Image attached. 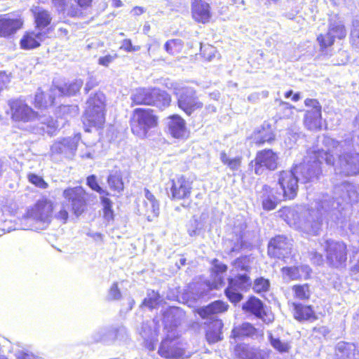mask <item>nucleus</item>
Here are the masks:
<instances>
[{
    "mask_svg": "<svg viewBox=\"0 0 359 359\" xmlns=\"http://www.w3.org/2000/svg\"><path fill=\"white\" fill-rule=\"evenodd\" d=\"M278 156L271 149H264L257 152L256 158L250 163V167L254 168L255 173L262 175L266 169L274 170L277 168Z\"/></svg>",
    "mask_w": 359,
    "mask_h": 359,
    "instance_id": "obj_12",
    "label": "nucleus"
},
{
    "mask_svg": "<svg viewBox=\"0 0 359 359\" xmlns=\"http://www.w3.org/2000/svg\"><path fill=\"white\" fill-rule=\"evenodd\" d=\"M292 243L283 236L272 238L268 245V254L270 257L285 259L291 253Z\"/></svg>",
    "mask_w": 359,
    "mask_h": 359,
    "instance_id": "obj_19",
    "label": "nucleus"
},
{
    "mask_svg": "<svg viewBox=\"0 0 359 359\" xmlns=\"http://www.w3.org/2000/svg\"><path fill=\"white\" fill-rule=\"evenodd\" d=\"M40 90V89H39ZM57 96L56 93L51 92V88L50 89V93L48 95V99H44L43 93L41 91H38L35 95L34 103L35 107L39 108H46L49 106H52L54 104V100Z\"/></svg>",
    "mask_w": 359,
    "mask_h": 359,
    "instance_id": "obj_37",
    "label": "nucleus"
},
{
    "mask_svg": "<svg viewBox=\"0 0 359 359\" xmlns=\"http://www.w3.org/2000/svg\"><path fill=\"white\" fill-rule=\"evenodd\" d=\"M87 184L94 191L101 195V196L109 195L106 190H104L97 183L96 176L94 175L87 177Z\"/></svg>",
    "mask_w": 359,
    "mask_h": 359,
    "instance_id": "obj_48",
    "label": "nucleus"
},
{
    "mask_svg": "<svg viewBox=\"0 0 359 359\" xmlns=\"http://www.w3.org/2000/svg\"><path fill=\"white\" fill-rule=\"evenodd\" d=\"M334 35L329 34L327 32L325 34H320L318 36L317 41L320 46L321 50L331 46L334 42Z\"/></svg>",
    "mask_w": 359,
    "mask_h": 359,
    "instance_id": "obj_50",
    "label": "nucleus"
},
{
    "mask_svg": "<svg viewBox=\"0 0 359 359\" xmlns=\"http://www.w3.org/2000/svg\"><path fill=\"white\" fill-rule=\"evenodd\" d=\"M99 336H95V339L97 341L107 342L109 339H117L120 341L126 340L128 338V332L125 327H119L117 329H102L98 332Z\"/></svg>",
    "mask_w": 359,
    "mask_h": 359,
    "instance_id": "obj_25",
    "label": "nucleus"
},
{
    "mask_svg": "<svg viewBox=\"0 0 359 359\" xmlns=\"http://www.w3.org/2000/svg\"><path fill=\"white\" fill-rule=\"evenodd\" d=\"M201 226L197 219L191 222L190 226L188 229V233L190 236H198L201 233Z\"/></svg>",
    "mask_w": 359,
    "mask_h": 359,
    "instance_id": "obj_55",
    "label": "nucleus"
},
{
    "mask_svg": "<svg viewBox=\"0 0 359 359\" xmlns=\"http://www.w3.org/2000/svg\"><path fill=\"white\" fill-rule=\"evenodd\" d=\"M270 282L262 277L257 278L254 282L253 290L257 293H261L269 290Z\"/></svg>",
    "mask_w": 359,
    "mask_h": 359,
    "instance_id": "obj_46",
    "label": "nucleus"
},
{
    "mask_svg": "<svg viewBox=\"0 0 359 359\" xmlns=\"http://www.w3.org/2000/svg\"><path fill=\"white\" fill-rule=\"evenodd\" d=\"M53 210V203L43 198L39 200L33 207L27 212L24 220L29 223L28 229L36 230L43 229L46 224H48Z\"/></svg>",
    "mask_w": 359,
    "mask_h": 359,
    "instance_id": "obj_6",
    "label": "nucleus"
},
{
    "mask_svg": "<svg viewBox=\"0 0 359 359\" xmlns=\"http://www.w3.org/2000/svg\"><path fill=\"white\" fill-rule=\"evenodd\" d=\"M144 198L142 204L138 205L140 215H144L147 220L151 222L159 214V203L155 196L147 189H144Z\"/></svg>",
    "mask_w": 359,
    "mask_h": 359,
    "instance_id": "obj_21",
    "label": "nucleus"
},
{
    "mask_svg": "<svg viewBox=\"0 0 359 359\" xmlns=\"http://www.w3.org/2000/svg\"><path fill=\"white\" fill-rule=\"evenodd\" d=\"M155 95H152V102L150 105L163 109L170 105L171 97L168 93L158 88H154Z\"/></svg>",
    "mask_w": 359,
    "mask_h": 359,
    "instance_id": "obj_32",
    "label": "nucleus"
},
{
    "mask_svg": "<svg viewBox=\"0 0 359 359\" xmlns=\"http://www.w3.org/2000/svg\"><path fill=\"white\" fill-rule=\"evenodd\" d=\"M183 46V43L180 39H171L165 42L164 48L165 51L170 55L179 53Z\"/></svg>",
    "mask_w": 359,
    "mask_h": 359,
    "instance_id": "obj_43",
    "label": "nucleus"
},
{
    "mask_svg": "<svg viewBox=\"0 0 359 359\" xmlns=\"http://www.w3.org/2000/svg\"><path fill=\"white\" fill-rule=\"evenodd\" d=\"M273 130L269 124L264 125L255 135V140L256 144L261 145L265 142H271L274 140Z\"/></svg>",
    "mask_w": 359,
    "mask_h": 359,
    "instance_id": "obj_34",
    "label": "nucleus"
},
{
    "mask_svg": "<svg viewBox=\"0 0 359 359\" xmlns=\"http://www.w3.org/2000/svg\"><path fill=\"white\" fill-rule=\"evenodd\" d=\"M178 106L187 115H191L195 110L202 108L203 103L198 100L194 88H185L179 96Z\"/></svg>",
    "mask_w": 359,
    "mask_h": 359,
    "instance_id": "obj_20",
    "label": "nucleus"
},
{
    "mask_svg": "<svg viewBox=\"0 0 359 359\" xmlns=\"http://www.w3.org/2000/svg\"><path fill=\"white\" fill-rule=\"evenodd\" d=\"M231 248L225 249V251L228 254H231L235 252H238L243 246V234L240 232L239 235H236V241L232 245L231 243L229 242Z\"/></svg>",
    "mask_w": 359,
    "mask_h": 359,
    "instance_id": "obj_52",
    "label": "nucleus"
},
{
    "mask_svg": "<svg viewBox=\"0 0 359 359\" xmlns=\"http://www.w3.org/2000/svg\"><path fill=\"white\" fill-rule=\"evenodd\" d=\"M325 252L327 263L329 266L339 269L346 266L347 260V246L342 241L327 239L321 243Z\"/></svg>",
    "mask_w": 359,
    "mask_h": 359,
    "instance_id": "obj_9",
    "label": "nucleus"
},
{
    "mask_svg": "<svg viewBox=\"0 0 359 359\" xmlns=\"http://www.w3.org/2000/svg\"><path fill=\"white\" fill-rule=\"evenodd\" d=\"M157 120L158 118L152 109H134L130 123L133 133L140 137H145L149 130L156 126Z\"/></svg>",
    "mask_w": 359,
    "mask_h": 359,
    "instance_id": "obj_8",
    "label": "nucleus"
},
{
    "mask_svg": "<svg viewBox=\"0 0 359 359\" xmlns=\"http://www.w3.org/2000/svg\"><path fill=\"white\" fill-rule=\"evenodd\" d=\"M107 182L110 189L114 191L120 193L123 190L122 176L119 171L111 172L107 177Z\"/></svg>",
    "mask_w": 359,
    "mask_h": 359,
    "instance_id": "obj_35",
    "label": "nucleus"
},
{
    "mask_svg": "<svg viewBox=\"0 0 359 359\" xmlns=\"http://www.w3.org/2000/svg\"><path fill=\"white\" fill-rule=\"evenodd\" d=\"M329 34L334 35V39H341L346 35V31L344 25L341 22H331L329 29Z\"/></svg>",
    "mask_w": 359,
    "mask_h": 359,
    "instance_id": "obj_39",
    "label": "nucleus"
},
{
    "mask_svg": "<svg viewBox=\"0 0 359 359\" xmlns=\"http://www.w3.org/2000/svg\"><path fill=\"white\" fill-rule=\"evenodd\" d=\"M201 55L208 61H212L219 55L216 48L209 44L201 46Z\"/></svg>",
    "mask_w": 359,
    "mask_h": 359,
    "instance_id": "obj_44",
    "label": "nucleus"
},
{
    "mask_svg": "<svg viewBox=\"0 0 359 359\" xmlns=\"http://www.w3.org/2000/svg\"><path fill=\"white\" fill-rule=\"evenodd\" d=\"M243 309L246 312H250L254 314L259 318H263L265 314L264 304L262 302L255 297H250L243 305Z\"/></svg>",
    "mask_w": 359,
    "mask_h": 359,
    "instance_id": "obj_30",
    "label": "nucleus"
},
{
    "mask_svg": "<svg viewBox=\"0 0 359 359\" xmlns=\"http://www.w3.org/2000/svg\"><path fill=\"white\" fill-rule=\"evenodd\" d=\"M221 161L228 168L233 170H238L241 164V157L237 156L233 158H230L225 152H221L220 154Z\"/></svg>",
    "mask_w": 359,
    "mask_h": 359,
    "instance_id": "obj_40",
    "label": "nucleus"
},
{
    "mask_svg": "<svg viewBox=\"0 0 359 359\" xmlns=\"http://www.w3.org/2000/svg\"><path fill=\"white\" fill-rule=\"evenodd\" d=\"M85 195V190L81 187L67 188L63 191V198L70 205L72 212L77 217L81 215L86 208Z\"/></svg>",
    "mask_w": 359,
    "mask_h": 359,
    "instance_id": "obj_14",
    "label": "nucleus"
},
{
    "mask_svg": "<svg viewBox=\"0 0 359 359\" xmlns=\"http://www.w3.org/2000/svg\"><path fill=\"white\" fill-rule=\"evenodd\" d=\"M253 347L245 344H241L236 346L235 353L241 359H249L252 355Z\"/></svg>",
    "mask_w": 359,
    "mask_h": 359,
    "instance_id": "obj_45",
    "label": "nucleus"
},
{
    "mask_svg": "<svg viewBox=\"0 0 359 359\" xmlns=\"http://www.w3.org/2000/svg\"><path fill=\"white\" fill-rule=\"evenodd\" d=\"M81 137L79 135L74 137L59 138L50 147L51 156H62L66 158L73 157L76 151Z\"/></svg>",
    "mask_w": 359,
    "mask_h": 359,
    "instance_id": "obj_15",
    "label": "nucleus"
},
{
    "mask_svg": "<svg viewBox=\"0 0 359 359\" xmlns=\"http://www.w3.org/2000/svg\"><path fill=\"white\" fill-rule=\"evenodd\" d=\"M233 266L236 269L248 271L250 269L249 259L247 257H239L233 262Z\"/></svg>",
    "mask_w": 359,
    "mask_h": 359,
    "instance_id": "obj_53",
    "label": "nucleus"
},
{
    "mask_svg": "<svg viewBox=\"0 0 359 359\" xmlns=\"http://www.w3.org/2000/svg\"><path fill=\"white\" fill-rule=\"evenodd\" d=\"M308 108L304 114V123L310 130H316L321 128L322 116L321 105L316 99H306L304 101Z\"/></svg>",
    "mask_w": 359,
    "mask_h": 359,
    "instance_id": "obj_16",
    "label": "nucleus"
},
{
    "mask_svg": "<svg viewBox=\"0 0 359 359\" xmlns=\"http://www.w3.org/2000/svg\"><path fill=\"white\" fill-rule=\"evenodd\" d=\"M323 142L327 147L325 151L333 161L336 172L344 175H355L359 173V154L351 152L352 145L349 142H337L330 137H325Z\"/></svg>",
    "mask_w": 359,
    "mask_h": 359,
    "instance_id": "obj_3",
    "label": "nucleus"
},
{
    "mask_svg": "<svg viewBox=\"0 0 359 359\" xmlns=\"http://www.w3.org/2000/svg\"><path fill=\"white\" fill-rule=\"evenodd\" d=\"M167 125L169 133L173 137L184 139L188 136L185 121L179 115L175 114L169 116Z\"/></svg>",
    "mask_w": 359,
    "mask_h": 359,
    "instance_id": "obj_23",
    "label": "nucleus"
},
{
    "mask_svg": "<svg viewBox=\"0 0 359 359\" xmlns=\"http://www.w3.org/2000/svg\"><path fill=\"white\" fill-rule=\"evenodd\" d=\"M269 339L271 345L280 353H287L290 348V346L287 342L281 341L279 338H275L270 332L269 334Z\"/></svg>",
    "mask_w": 359,
    "mask_h": 359,
    "instance_id": "obj_42",
    "label": "nucleus"
},
{
    "mask_svg": "<svg viewBox=\"0 0 359 359\" xmlns=\"http://www.w3.org/2000/svg\"><path fill=\"white\" fill-rule=\"evenodd\" d=\"M27 179L30 183L39 189H46L48 187V183L44 181L42 177L34 173H29Z\"/></svg>",
    "mask_w": 359,
    "mask_h": 359,
    "instance_id": "obj_49",
    "label": "nucleus"
},
{
    "mask_svg": "<svg viewBox=\"0 0 359 359\" xmlns=\"http://www.w3.org/2000/svg\"><path fill=\"white\" fill-rule=\"evenodd\" d=\"M351 260H357V263L353 266V271L359 272V250H353L352 255L350 257Z\"/></svg>",
    "mask_w": 359,
    "mask_h": 359,
    "instance_id": "obj_60",
    "label": "nucleus"
},
{
    "mask_svg": "<svg viewBox=\"0 0 359 359\" xmlns=\"http://www.w3.org/2000/svg\"><path fill=\"white\" fill-rule=\"evenodd\" d=\"M160 43L157 40H153L152 43L149 45L148 54L150 57L155 55V53L160 48Z\"/></svg>",
    "mask_w": 359,
    "mask_h": 359,
    "instance_id": "obj_59",
    "label": "nucleus"
},
{
    "mask_svg": "<svg viewBox=\"0 0 359 359\" xmlns=\"http://www.w3.org/2000/svg\"><path fill=\"white\" fill-rule=\"evenodd\" d=\"M299 273H302V278L307 279L311 273V269L308 265H302L299 266Z\"/></svg>",
    "mask_w": 359,
    "mask_h": 359,
    "instance_id": "obj_62",
    "label": "nucleus"
},
{
    "mask_svg": "<svg viewBox=\"0 0 359 359\" xmlns=\"http://www.w3.org/2000/svg\"><path fill=\"white\" fill-rule=\"evenodd\" d=\"M20 19L11 18L8 14H0V37H8L21 28Z\"/></svg>",
    "mask_w": 359,
    "mask_h": 359,
    "instance_id": "obj_22",
    "label": "nucleus"
},
{
    "mask_svg": "<svg viewBox=\"0 0 359 359\" xmlns=\"http://www.w3.org/2000/svg\"><path fill=\"white\" fill-rule=\"evenodd\" d=\"M117 57L116 54L114 55H107L103 57H100L98 59V64L104 66V67H108L109 64H111L116 58Z\"/></svg>",
    "mask_w": 359,
    "mask_h": 359,
    "instance_id": "obj_58",
    "label": "nucleus"
},
{
    "mask_svg": "<svg viewBox=\"0 0 359 359\" xmlns=\"http://www.w3.org/2000/svg\"><path fill=\"white\" fill-rule=\"evenodd\" d=\"M214 269L217 273H223L226 271L227 266L224 264L219 262L218 260H214Z\"/></svg>",
    "mask_w": 359,
    "mask_h": 359,
    "instance_id": "obj_63",
    "label": "nucleus"
},
{
    "mask_svg": "<svg viewBox=\"0 0 359 359\" xmlns=\"http://www.w3.org/2000/svg\"><path fill=\"white\" fill-rule=\"evenodd\" d=\"M343 192L341 196L343 204L339 201H333L328 195H323L316 199L310 209L305 212V219L302 224L304 231L310 234H317L321 228L323 219H330L335 223L344 222L348 203L359 201V187L343 182L335 188V193Z\"/></svg>",
    "mask_w": 359,
    "mask_h": 359,
    "instance_id": "obj_1",
    "label": "nucleus"
},
{
    "mask_svg": "<svg viewBox=\"0 0 359 359\" xmlns=\"http://www.w3.org/2000/svg\"><path fill=\"white\" fill-rule=\"evenodd\" d=\"M47 36L46 32L34 29L25 34L20 40V46L22 49H32L40 46L41 43Z\"/></svg>",
    "mask_w": 359,
    "mask_h": 359,
    "instance_id": "obj_24",
    "label": "nucleus"
},
{
    "mask_svg": "<svg viewBox=\"0 0 359 359\" xmlns=\"http://www.w3.org/2000/svg\"><path fill=\"white\" fill-rule=\"evenodd\" d=\"M283 274L287 276L290 280H297L302 278V273H299V266L297 267H283L282 269Z\"/></svg>",
    "mask_w": 359,
    "mask_h": 359,
    "instance_id": "obj_51",
    "label": "nucleus"
},
{
    "mask_svg": "<svg viewBox=\"0 0 359 359\" xmlns=\"http://www.w3.org/2000/svg\"><path fill=\"white\" fill-rule=\"evenodd\" d=\"M278 184L282 190V197L283 199L291 200L295 198L298 191L299 177L296 175L294 170H283L277 174Z\"/></svg>",
    "mask_w": 359,
    "mask_h": 359,
    "instance_id": "obj_11",
    "label": "nucleus"
},
{
    "mask_svg": "<svg viewBox=\"0 0 359 359\" xmlns=\"http://www.w3.org/2000/svg\"><path fill=\"white\" fill-rule=\"evenodd\" d=\"M191 4L194 18L202 23L208 22L211 16L209 4L204 0H193Z\"/></svg>",
    "mask_w": 359,
    "mask_h": 359,
    "instance_id": "obj_26",
    "label": "nucleus"
},
{
    "mask_svg": "<svg viewBox=\"0 0 359 359\" xmlns=\"http://www.w3.org/2000/svg\"><path fill=\"white\" fill-rule=\"evenodd\" d=\"M16 359H35V357L32 354L25 353L23 351H18L16 353Z\"/></svg>",
    "mask_w": 359,
    "mask_h": 359,
    "instance_id": "obj_64",
    "label": "nucleus"
},
{
    "mask_svg": "<svg viewBox=\"0 0 359 359\" xmlns=\"http://www.w3.org/2000/svg\"><path fill=\"white\" fill-rule=\"evenodd\" d=\"M257 330L249 323H244L242 325L234 327L231 335L234 339H240L243 337H253Z\"/></svg>",
    "mask_w": 359,
    "mask_h": 359,
    "instance_id": "obj_33",
    "label": "nucleus"
},
{
    "mask_svg": "<svg viewBox=\"0 0 359 359\" xmlns=\"http://www.w3.org/2000/svg\"><path fill=\"white\" fill-rule=\"evenodd\" d=\"M154 93V88H140L132 93L130 98L135 104L150 105L154 102L152 95Z\"/></svg>",
    "mask_w": 359,
    "mask_h": 359,
    "instance_id": "obj_28",
    "label": "nucleus"
},
{
    "mask_svg": "<svg viewBox=\"0 0 359 359\" xmlns=\"http://www.w3.org/2000/svg\"><path fill=\"white\" fill-rule=\"evenodd\" d=\"M228 306V304L225 302L217 300L196 310L197 313L201 318L210 321L205 334L209 344H215L222 340L223 323L221 320L216 318V315L226 311Z\"/></svg>",
    "mask_w": 359,
    "mask_h": 359,
    "instance_id": "obj_5",
    "label": "nucleus"
},
{
    "mask_svg": "<svg viewBox=\"0 0 359 359\" xmlns=\"http://www.w3.org/2000/svg\"><path fill=\"white\" fill-rule=\"evenodd\" d=\"M180 312L178 309H171L164 316L165 337L158 347V353L167 359H187L191 353L188 351L187 344L181 338L177 330L180 323Z\"/></svg>",
    "mask_w": 359,
    "mask_h": 359,
    "instance_id": "obj_2",
    "label": "nucleus"
},
{
    "mask_svg": "<svg viewBox=\"0 0 359 359\" xmlns=\"http://www.w3.org/2000/svg\"><path fill=\"white\" fill-rule=\"evenodd\" d=\"M140 334L144 340L149 350H154V343L157 340L158 335V329L156 327L154 322L151 323H144L142 325Z\"/></svg>",
    "mask_w": 359,
    "mask_h": 359,
    "instance_id": "obj_27",
    "label": "nucleus"
},
{
    "mask_svg": "<svg viewBox=\"0 0 359 359\" xmlns=\"http://www.w3.org/2000/svg\"><path fill=\"white\" fill-rule=\"evenodd\" d=\"M105 96L98 92L91 95L86 103L83 123L90 126L100 128L105 121L104 116Z\"/></svg>",
    "mask_w": 359,
    "mask_h": 359,
    "instance_id": "obj_7",
    "label": "nucleus"
},
{
    "mask_svg": "<svg viewBox=\"0 0 359 359\" xmlns=\"http://www.w3.org/2000/svg\"><path fill=\"white\" fill-rule=\"evenodd\" d=\"M250 285V278L245 273L229 278V285L225 290L226 296L231 302L237 303L243 298L242 292L246 291Z\"/></svg>",
    "mask_w": 359,
    "mask_h": 359,
    "instance_id": "obj_13",
    "label": "nucleus"
},
{
    "mask_svg": "<svg viewBox=\"0 0 359 359\" xmlns=\"http://www.w3.org/2000/svg\"><path fill=\"white\" fill-rule=\"evenodd\" d=\"M328 155L330 154L323 149L309 152L304 161L293 168L299 180L302 183H307L317 180L320 173V165L323 161H325L326 164H334Z\"/></svg>",
    "mask_w": 359,
    "mask_h": 359,
    "instance_id": "obj_4",
    "label": "nucleus"
},
{
    "mask_svg": "<svg viewBox=\"0 0 359 359\" xmlns=\"http://www.w3.org/2000/svg\"><path fill=\"white\" fill-rule=\"evenodd\" d=\"M294 316L298 320L316 319L314 312L311 306H305L302 304L292 303Z\"/></svg>",
    "mask_w": 359,
    "mask_h": 359,
    "instance_id": "obj_31",
    "label": "nucleus"
},
{
    "mask_svg": "<svg viewBox=\"0 0 359 359\" xmlns=\"http://www.w3.org/2000/svg\"><path fill=\"white\" fill-rule=\"evenodd\" d=\"M83 82L81 79H75L74 81L65 84L64 86H53L51 87V92L56 93L57 95H74L79 92L83 86Z\"/></svg>",
    "mask_w": 359,
    "mask_h": 359,
    "instance_id": "obj_29",
    "label": "nucleus"
},
{
    "mask_svg": "<svg viewBox=\"0 0 359 359\" xmlns=\"http://www.w3.org/2000/svg\"><path fill=\"white\" fill-rule=\"evenodd\" d=\"M100 198L103 205L104 217L107 220L109 221L112 219L114 217L113 210L111 209L112 203L110 199L104 196H101Z\"/></svg>",
    "mask_w": 359,
    "mask_h": 359,
    "instance_id": "obj_47",
    "label": "nucleus"
},
{
    "mask_svg": "<svg viewBox=\"0 0 359 359\" xmlns=\"http://www.w3.org/2000/svg\"><path fill=\"white\" fill-rule=\"evenodd\" d=\"M257 199L261 202L265 210H274L280 201L284 200L281 194H275L273 189L267 184L257 187L256 189Z\"/></svg>",
    "mask_w": 359,
    "mask_h": 359,
    "instance_id": "obj_18",
    "label": "nucleus"
},
{
    "mask_svg": "<svg viewBox=\"0 0 359 359\" xmlns=\"http://www.w3.org/2000/svg\"><path fill=\"white\" fill-rule=\"evenodd\" d=\"M34 18L36 24V29L40 31L47 27L51 21L50 13L47 11L42 9H39L35 12Z\"/></svg>",
    "mask_w": 359,
    "mask_h": 359,
    "instance_id": "obj_36",
    "label": "nucleus"
},
{
    "mask_svg": "<svg viewBox=\"0 0 359 359\" xmlns=\"http://www.w3.org/2000/svg\"><path fill=\"white\" fill-rule=\"evenodd\" d=\"M121 297V293L118 287V283H114L109 290L108 299L110 300H118Z\"/></svg>",
    "mask_w": 359,
    "mask_h": 359,
    "instance_id": "obj_54",
    "label": "nucleus"
},
{
    "mask_svg": "<svg viewBox=\"0 0 359 359\" xmlns=\"http://www.w3.org/2000/svg\"><path fill=\"white\" fill-rule=\"evenodd\" d=\"M350 43L353 48L356 51H359V16L355 17L353 21Z\"/></svg>",
    "mask_w": 359,
    "mask_h": 359,
    "instance_id": "obj_38",
    "label": "nucleus"
},
{
    "mask_svg": "<svg viewBox=\"0 0 359 359\" xmlns=\"http://www.w3.org/2000/svg\"><path fill=\"white\" fill-rule=\"evenodd\" d=\"M252 355L249 359H268L269 353L263 350L253 348L252 351Z\"/></svg>",
    "mask_w": 359,
    "mask_h": 359,
    "instance_id": "obj_57",
    "label": "nucleus"
},
{
    "mask_svg": "<svg viewBox=\"0 0 359 359\" xmlns=\"http://www.w3.org/2000/svg\"><path fill=\"white\" fill-rule=\"evenodd\" d=\"M193 181L184 175L177 176L170 180L167 189H170L171 198L182 200L189 198L192 189Z\"/></svg>",
    "mask_w": 359,
    "mask_h": 359,
    "instance_id": "obj_17",
    "label": "nucleus"
},
{
    "mask_svg": "<svg viewBox=\"0 0 359 359\" xmlns=\"http://www.w3.org/2000/svg\"><path fill=\"white\" fill-rule=\"evenodd\" d=\"M292 291L294 297L301 300L307 299L311 295L308 284L295 285L292 287Z\"/></svg>",
    "mask_w": 359,
    "mask_h": 359,
    "instance_id": "obj_41",
    "label": "nucleus"
},
{
    "mask_svg": "<svg viewBox=\"0 0 359 359\" xmlns=\"http://www.w3.org/2000/svg\"><path fill=\"white\" fill-rule=\"evenodd\" d=\"M41 123L43 124H46V132L49 134L52 133L58 127V124H57V123L54 121L53 119L48 120L47 123H45L43 121H42Z\"/></svg>",
    "mask_w": 359,
    "mask_h": 359,
    "instance_id": "obj_61",
    "label": "nucleus"
},
{
    "mask_svg": "<svg viewBox=\"0 0 359 359\" xmlns=\"http://www.w3.org/2000/svg\"><path fill=\"white\" fill-rule=\"evenodd\" d=\"M152 297L145 298L142 304L145 306H147L149 309H153L158 304V295L155 294L154 292H152Z\"/></svg>",
    "mask_w": 359,
    "mask_h": 359,
    "instance_id": "obj_56",
    "label": "nucleus"
},
{
    "mask_svg": "<svg viewBox=\"0 0 359 359\" xmlns=\"http://www.w3.org/2000/svg\"><path fill=\"white\" fill-rule=\"evenodd\" d=\"M11 119L20 126L24 124L32 123L39 119L38 113L22 99H15L8 101Z\"/></svg>",
    "mask_w": 359,
    "mask_h": 359,
    "instance_id": "obj_10",
    "label": "nucleus"
}]
</instances>
